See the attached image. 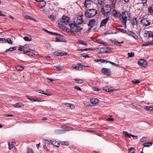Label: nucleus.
<instances>
[{"instance_id":"f257e3e1","label":"nucleus","mask_w":153,"mask_h":153,"mask_svg":"<svg viewBox=\"0 0 153 153\" xmlns=\"http://www.w3.org/2000/svg\"><path fill=\"white\" fill-rule=\"evenodd\" d=\"M74 24L71 23L69 24V26L71 29L73 30L74 31L76 32L80 31L82 29V28L77 25L81 24L84 22L82 18L78 17L76 21V22L74 21Z\"/></svg>"},{"instance_id":"f03ea898","label":"nucleus","mask_w":153,"mask_h":153,"mask_svg":"<svg viewBox=\"0 0 153 153\" xmlns=\"http://www.w3.org/2000/svg\"><path fill=\"white\" fill-rule=\"evenodd\" d=\"M97 10H86L85 15L86 17L88 18L92 17L97 13Z\"/></svg>"},{"instance_id":"7ed1b4c3","label":"nucleus","mask_w":153,"mask_h":153,"mask_svg":"<svg viewBox=\"0 0 153 153\" xmlns=\"http://www.w3.org/2000/svg\"><path fill=\"white\" fill-rule=\"evenodd\" d=\"M138 64L142 68L146 67L147 66V61L143 59H140L138 62Z\"/></svg>"},{"instance_id":"20e7f679","label":"nucleus","mask_w":153,"mask_h":153,"mask_svg":"<svg viewBox=\"0 0 153 153\" xmlns=\"http://www.w3.org/2000/svg\"><path fill=\"white\" fill-rule=\"evenodd\" d=\"M68 53L64 51H55L54 53V55L56 56H62L67 55Z\"/></svg>"},{"instance_id":"39448f33","label":"nucleus","mask_w":153,"mask_h":153,"mask_svg":"<svg viewBox=\"0 0 153 153\" xmlns=\"http://www.w3.org/2000/svg\"><path fill=\"white\" fill-rule=\"evenodd\" d=\"M101 72L102 74H103L104 75L107 76H109L111 75V70L109 69L106 68H103L101 71Z\"/></svg>"},{"instance_id":"423d86ee","label":"nucleus","mask_w":153,"mask_h":153,"mask_svg":"<svg viewBox=\"0 0 153 153\" xmlns=\"http://www.w3.org/2000/svg\"><path fill=\"white\" fill-rule=\"evenodd\" d=\"M112 14L113 17L115 18H119L121 15L120 12L118 10H113Z\"/></svg>"},{"instance_id":"0eeeda50","label":"nucleus","mask_w":153,"mask_h":153,"mask_svg":"<svg viewBox=\"0 0 153 153\" xmlns=\"http://www.w3.org/2000/svg\"><path fill=\"white\" fill-rule=\"evenodd\" d=\"M69 18L68 17L63 16L62 17V19L60 22H62V23L64 24V25H67V23L69 22Z\"/></svg>"},{"instance_id":"6e6552de","label":"nucleus","mask_w":153,"mask_h":153,"mask_svg":"<svg viewBox=\"0 0 153 153\" xmlns=\"http://www.w3.org/2000/svg\"><path fill=\"white\" fill-rule=\"evenodd\" d=\"M141 23L143 26H147L150 24V22L147 20V19H143L141 21Z\"/></svg>"},{"instance_id":"1a4fd4ad","label":"nucleus","mask_w":153,"mask_h":153,"mask_svg":"<svg viewBox=\"0 0 153 153\" xmlns=\"http://www.w3.org/2000/svg\"><path fill=\"white\" fill-rule=\"evenodd\" d=\"M62 37H56L55 39L56 40L55 42H64L65 43H66L67 41L65 39L63 38Z\"/></svg>"},{"instance_id":"9d476101","label":"nucleus","mask_w":153,"mask_h":153,"mask_svg":"<svg viewBox=\"0 0 153 153\" xmlns=\"http://www.w3.org/2000/svg\"><path fill=\"white\" fill-rule=\"evenodd\" d=\"M92 3L91 0H85L84 3V6L87 8H89L90 7Z\"/></svg>"},{"instance_id":"9b49d317","label":"nucleus","mask_w":153,"mask_h":153,"mask_svg":"<svg viewBox=\"0 0 153 153\" xmlns=\"http://www.w3.org/2000/svg\"><path fill=\"white\" fill-rule=\"evenodd\" d=\"M109 19V18L108 17H107L105 19H104L102 20L101 22L100 25V27H101L102 26L105 25L106 23L108 22Z\"/></svg>"},{"instance_id":"f8f14e48","label":"nucleus","mask_w":153,"mask_h":153,"mask_svg":"<svg viewBox=\"0 0 153 153\" xmlns=\"http://www.w3.org/2000/svg\"><path fill=\"white\" fill-rule=\"evenodd\" d=\"M137 4V6L139 7L137 8V10H140L141 9L144 8L143 7L146 5V3L141 2V1H140V2H138Z\"/></svg>"},{"instance_id":"ddd939ff","label":"nucleus","mask_w":153,"mask_h":153,"mask_svg":"<svg viewBox=\"0 0 153 153\" xmlns=\"http://www.w3.org/2000/svg\"><path fill=\"white\" fill-rule=\"evenodd\" d=\"M131 24L133 25H137L138 22L137 20V18L136 17L134 18L131 19Z\"/></svg>"},{"instance_id":"4468645a","label":"nucleus","mask_w":153,"mask_h":153,"mask_svg":"<svg viewBox=\"0 0 153 153\" xmlns=\"http://www.w3.org/2000/svg\"><path fill=\"white\" fill-rule=\"evenodd\" d=\"M99 100L95 98L90 99V102L93 105H95L99 102Z\"/></svg>"},{"instance_id":"2eb2a0df","label":"nucleus","mask_w":153,"mask_h":153,"mask_svg":"<svg viewBox=\"0 0 153 153\" xmlns=\"http://www.w3.org/2000/svg\"><path fill=\"white\" fill-rule=\"evenodd\" d=\"M122 16L120 18V20L122 23L124 25H126L127 19V16L126 15L123 16Z\"/></svg>"},{"instance_id":"dca6fc26","label":"nucleus","mask_w":153,"mask_h":153,"mask_svg":"<svg viewBox=\"0 0 153 153\" xmlns=\"http://www.w3.org/2000/svg\"><path fill=\"white\" fill-rule=\"evenodd\" d=\"M90 56L86 53H84L82 54H80L79 58L81 59H84L86 58H89Z\"/></svg>"},{"instance_id":"f3484780","label":"nucleus","mask_w":153,"mask_h":153,"mask_svg":"<svg viewBox=\"0 0 153 153\" xmlns=\"http://www.w3.org/2000/svg\"><path fill=\"white\" fill-rule=\"evenodd\" d=\"M126 33L128 34L129 35L133 37L135 39H136L137 38V37L135 33H133L132 31H128V32H127Z\"/></svg>"},{"instance_id":"a211bd4d","label":"nucleus","mask_w":153,"mask_h":153,"mask_svg":"<svg viewBox=\"0 0 153 153\" xmlns=\"http://www.w3.org/2000/svg\"><path fill=\"white\" fill-rule=\"evenodd\" d=\"M131 14L129 12H128L126 10L124 12H123L122 13V15L123 16H127V17L129 18V20H130L131 18Z\"/></svg>"},{"instance_id":"6ab92c4d","label":"nucleus","mask_w":153,"mask_h":153,"mask_svg":"<svg viewBox=\"0 0 153 153\" xmlns=\"http://www.w3.org/2000/svg\"><path fill=\"white\" fill-rule=\"evenodd\" d=\"M145 36L148 37H152L153 39V32L147 31V33H144Z\"/></svg>"},{"instance_id":"aec40b11","label":"nucleus","mask_w":153,"mask_h":153,"mask_svg":"<svg viewBox=\"0 0 153 153\" xmlns=\"http://www.w3.org/2000/svg\"><path fill=\"white\" fill-rule=\"evenodd\" d=\"M45 47L49 51H52L53 50V48L52 47V46L50 43H46L45 44Z\"/></svg>"},{"instance_id":"412c9836","label":"nucleus","mask_w":153,"mask_h":153,"mask_svg":"<svg viewBox=\"0 0 153 153\" xmlns=\"http://www.w3.org/2000/svg\"><path fill=\"white\" fill-rule=\"evenodd\" d=\"M13 106L16 108L21 107L24 106V104L21 102H19L14 104Z\"/></svg>"},{"instance_id":"4be33fe9","label":"nucleus","mask_w":153,"mask_h":153,"mask_svg":"<svg viewBox=\"0 0 153 153\" xmlns=\"http://www.w3.org/2000/svg\"><path fill=\"white\" fill-rule=\"evenodd\" d=\"M25 19H29L31 20H32L34 22H36V19L35 18H34L33 17H32L31 16H28L27 15H25Z\"/></svg>"},{"instance_id":"5701e85b","label":"nucleus","mask_w":153,"mask_h":153,"mask_svg":"<svg viewBox=\"0 0 153 153\" xmlns=\"http://www.w3.org/2000/svg\"><path fill=\"white\" fill-rule=\"evenodd\" d=\"M144 108L147 111H153V106H144Z\"/></svg>"},{"instance_id":"b1692460","label":"nucleus","mask_w":153,"mask_h":153,"mask_svg":"<svg viewBox=\"0 0 153 153\" xmlns=\"http://www.w3.org/2000/svg\"><path fill=\"white\" fill-rule=\"evenodd\" d=\"M36 91L38 93H39L41 94H45V95H47L48 96H51V94L44 93V91H43V90H41V89L38 90H36Z\"/></svg>"},{"instance_id":"393cba45","label":"nucleus","mask_w":153,"mask_h":153,"mask_svg":"<svg viewBox=\"0 0 153 153\" xmlns=\"http://www.w3.org/2000/svg\"><path fill=\"white\" fill-rule=\"evenodd\" d=\"M95 19H92L90 20L89 21L88 25V26H91L93 25V24L95 22Z\"/></svg>"},{"instance_id":"a878e982","label":"nucleus","mask_w":153,"mask_h":153,"mask_svg":"<svg viewBox=\"0 0 153 153\" xmlns=\"http://www.w3.org/2000/svg\"><path fill=\"white\" fill-rule=\"evenodd\" d=\"M105 7L107 8V9L106 10H109V9H110V10H111V9L115 8V5L114 4H113L112 7H111L110 5L107 4L105 5Z\"/></svg>"},{"instance_id":"bb28decb","label":"nucleus","mask_w":153,"mask_h":153,"mask_svg":"<svg viewBox=\"0 0 153 153\" xmlns=\"http://www.w3.org/2000/svg\"><path fill=\"white\" fill-rule=\"evenodd\" d=\"M74 81L77 83L80 84L83 82V80L82 79H74Z\"/></svg>"},{"instance_id":"cd10ccee","label":"nucleus","mask_w":153,"mask_h":153,"mask_svg":"<svg viewBox=\"0 0 153 153\" xmlns=\"http://www.w3.org/2000/svg\"><path fill=\"white\" fill-rule=\"evenodd\" d=\"M51 144H52L51 145H53V146L57 147H59L60 145V144L59 143L55 141H53L51 142Z\"/></svg>"},{"instance_id":"c85d7f7f","label":"nucleus","mask_w":153,"mask_h":153,"mask_svg":"<svg viewBox=\"0 0 153 153\" xmlns=\"http://www.w3.org/2000/svg\"><path fill=\"white\" fill-rule=\"evenodd\" d=\"M152 142H147L143 143V145L145 147H149L152 145Z\"/></svg>"},{"instance_id":"c756f323","label":"nucleus","mask_w":153,"mask_h":153,"mask_svg":"<svg viewBox=\"0 0 153 153\" xmlns=\"http://www.w3.org/2000/svg\"><path fill=\"white\" fill-rule=\"evenodd\" d=\"M17 49L16 47H10L9 49L6 50L5 51V52H7L8 51H12L16 50Z\"/></svg>"},{"instance_id":"7c9ffc66","label":"nucleus","mask_w":153,"mask_h":153,"mask_svg":"<svg viewBox=\"0 0 153 153\" xmlns=\"http://www.w3.org/2000/svg\"><path fill=\"white\" fill-rule=\"evenodd\" d=\"M78 42L79 43L82 45H87V44L85 41H83L81 39H78Z\"/></svg>"},{"instance_id":"2f4dec72","label":"nucleus","mask_w":153,"mask_h":153,"mask_svg":"<svg viewBox=\"0 0 153 153\" xmlns=\"http://www.w3.org/2000/svg\"><path fill=\"white\" fill-rule=\"evenodd\" d=\"M65 104L67 106L69 107L72 109L74 108V105L72 104L65 103Z\"/></svg>"},{"instance_id":"473e14b6","label":"nucleus","mask_w":153,"mask_h":153,"mask_svg":"<svg viewBox=\"0 0 153 153\" xmlns=\"http://www.w3.org/2000/svg\"><path fill=\"white\" fill-rule=\"evenodd\" d=\"M123 133L125 134V137H126L127 136L129 138H130L131 136H132V134H129L127 132L123 131Z\"/></svg>"},{"instance_id":"72a5a7b5","label":"nucleus","mask_w":153,"mask_h":153,"mask_svg":"<svg viewBox=\"0 0 153 153\" xmlns=\"http://www.w3.org/2000/svg\"><path fill=\"white\" fill-rule=\"evenodd\" d=\"M58 26L60 29L62 30H64L65 28H66V27L63 25L62 24L60 23L58 24Z\"/></svg>"},{"instance_id":"f704fd0d","label":"nucleus","mask_w":153,"mask_h":153,"mask_svg":"<svg viewBox=\"0 0 153 153\" xmlns=\"http://www.w3.org/2000/svg\"><path fill=\"white\" fill-rule=\"evenodd\" d=\"M92 40L94 42L100 44V41L101 40L99 39L92 38Z\"/></svg>"},{"instance_id":"c9c22d12","label":"nucleus","mask_w":153,"mask_h":153,"mask_svg":"<svg viewBox=\"0 0 153 153\" xmlns=\"http://www.w3.org/2000/svg\"><path fill=\"white\" fill-rule=\"evenodd\" d=\"M100 49H102L103 50H105V49H107V50H109V51H111L113 49V48H112L110 47H102L100 48Z\"/></svg>"},{"instance_id":"e433bc0d","label":"nucleus","mask_w":153,"mask_h":153,"mask_svg":"<svg viewBox=\"0 0 153 153\" xmlns=\"http://www.w3.org/2000/svg\"><path fill=\"white\" fill-rule=\"evenodd\" d=\"M16 68L18 71H21L23 70L24 67L20 66H17L16 67Z\"/></svg>"},{"instance_id":"4c0bfd02","label":"nucleus","mask_w":153,"mask_h":153,"mask_svg":"<svg viewBox=\"0 0 153 153\" xmlns=\"http://www.w3.org/2000/svg\"><path fill=\"white\" fill-rule=\"evenodd\" d=\"M48 18L49 19H51V21H53L55 19V17L53 15H51L49 16H48Z\"/></svg>"},{"instance_id":"58836bf2","label":"nucleus","mask_w":153,"mask_h":153,"mask_svg":"<svg viewBox=\"0 0 153 153\" xmlns=\"http://www.w3.org/2000/svg\"><path fill=\"white\" fill-rule=\"evenodd\" d=\"M116 29L120 31L122 33H127V31L121 28H117Z\"/></svg>"},{"instance_id":"ea45409f","label":"nucleus","mask_w":153,"mask_h":153,"mask_svg":"<svg viewBox=\"0 0 153 153\" xmlns=\"http://www.w3.org/2000/svg\"><path fill=\"white\" fill-rule=\"evenodd\" d=\"M73 68L78 71L82 70L83 69V68L81 67L78 66H75L74 67H73Z\"/></svg>"},{"instance_id":"a19ab883","label":"nucleus","mask_w":153,"mask_h":153,"mask_svg":"<svg viewBox=\"0 0 153 153\" xmlns=\"http://www.w3.org/2000/svg\"><path fill=\"white\" fill-rule=\"evenodd\" d=\"M24 39L25 41H30L31 40L32 38H29L28 36H25L24 37Z\"/></svg>"},{"instance_id":"79ce46f5","label":"nucleus","mask_w":153,"mask_h":153,"mask_svg":"<svg viewBox=\"0 0 153 153\" xmlns=\"http://www.w3.org/2000/svg\"><path fill=\"white\" fill-rule=\"evenodd\" d=\"M128 150V153H135L134 149L132 147L129 148Z\"/></svg>"},{"instance_id":"37998d69","label":"nucleus","mask_w":153,"mask_h":153,"mask_svg":"<svg viewBox=\"0 0 153 153\" xmlns=\"http://www.w3.org/2000/svg\"><path fill=\"white\" fill-rule=\"evenodd\" d=\"M35 1L38 2H42L43 3V5L42 6H42H45L46 4V3L45 1H44V0H35Z\"/></svg>"},{"instance_id":"c03bdc74","label":"nucleus","mask_w":153,"mask_h":153,"mask_svg":"<svg viewBox=\"0 0 153 153\" xmlns=\"http://www.w3.org/2000/svg\"><path fill=\"white\" fill-rule=\"evenodd\" d=\"M128 57H133L134 56V53H128Z\"/></svg>"},{"instance_id":"a18cd8bd","label":"nucleus","mask_w":153,"mask_h":153,"mask_svg":"<svg viewBox=\"0 0 153 153\" xmlns=\"http://www.w3.org/2000/svg\"><path fill=\"white\" fill-rule=\"evenodd\" d=\"M132 82L133 84H136L140 82V81L139 80L134 79L132 80Z\"/></svg>"},{"instance_id":"49530a36","label":"nucleus","mask_w":153,"mask_h":153,"mask_svg":"<svg viewBox=\"0 0 153 153\" xmlns=\"http://www.w3.org/2000/svg\"><path fill=\"white\" fill-rule=\"evenodd\" d=\"M109 51H108L107 50L106 51H101V50L100 51V52L97 53V55H98L99 56L100 53H108Z\"/></svg>"},{"instance_id":"de8ad7c7","label":"nucleus","mask_w":153,"mask_h":153,"mask_svg":"<svg viewBox=\"0 0 153 153\" xmlns=\"http://www.w3.org/2000/svg\"><path fill=\"white\" fill-rule=\"evenodd\" d=\"M7 42L9 44H12L13 43L12 40L10 38H8L7 39H6V42Z\"/></svg>"},{"instance_id":"09e8293b","label":"nucleus","mask_w":153,"mask_h":153,"mask_svg":"<svg viewBox=\"0 0 153 153\" xmlns=\"http://www.w3.org/2000/svg\"><path fill=\"white\" fill-rule=\"evenodd\" d=\"M6 42V39L3 38H0V42L4 43Z\"/></svg>"},{"instance_id":"8fccbe9b","label":"nucleus","mask_w":153,"mask_h":153,"mask_svg":"<svg viewBox=\"0 0 153 153\" xmlns=\"http://www.w3.org/2000/svg\"><path fill=\"white\" fill-rule=\"evenodd\" d=\"M105 0H97L98 3L100 5L102 4Z\"/></svg>"},{"instance_id":"3c124183","label":"nucleus","mask_w":153,"mask_h":153,"mask_svg":"<svg viewBox=\"0 0 153 153\" xmlns=\"http://www.w3.org/2000/svg\"><path fill=\"white\" fill-rule=\"evenodd\" d=\"M107 43L106 42H105L104 41H100V44H102L103 45H105V46H108L107 45Z\"/></svg>"},{"instance_id":"603ef678","label":"nucleus","mask_w":153,"mask_h":153,"mask_svg":"<svg viewBox=\"0 0 153 153\" xmlns=\"http://www.w3.org/2000/svg\"><path fill=\"white\" fill-rule=\"evenodd\" d=\"M27 153H34L33 149H32L28 148L27 149Z\"/></svg>"},{"instance_id":"864d4df0","label":"nucleus","mask_w":153,"mask_h":153,"mask_svg":"<svg viewBox=\"0 0 153 153\" xmlns=\"http://www.w3.org/2000/svg\"><path fill=\"white\" fill-rule=\"evenodd\" d=\"M74 88L77 91H82L80 87L77 86H75L74 87Z\"/></svg>"},{"instance_id":"5fc2aeb1","label":"nucleus","mask_w":153,"mask_h":153,"mask_svg":"<svg viewBox=\"0 0 153 153\" xmlns=\"http://www.w3.org/2000/svg\"><path fill=\"white\" fill-rule=\"evenodd\" d=\"M77 65H80L82 66L85 67H89V65H84L82 63H78Z\"/></svg>"},{"instance_id":"6e6d98bb","label":"nucleus","mask_w":153,"mask_h":153,"mask_svg":"<svg viewBox=\"0 0 153 153\" xmlns=\"http://www.w3.org/2000/svg\"><path fill=\"white\" fill-rule=\"evenodd\" d=\"M117 46H119V47H121V43H124V42L123 41H122L121 42H120L119 41H117Z\"/></svg>"},{"instance_id":"4d7b16f0","label":"nucleus","mask_w":153,"mask_h":153,"mask_svg":"<svg viewBox=\"0 0 153 153\" xmlns=\"http://www.w3.org/2000/svg\"><path fill=\"white\" fill-rule=\"evenodd\" d=\"M23 54H26L27 55L29 56H30V53L29 51H25L23 53Z\"/></svg>"},{"instance_id":"13d9d810","label":"nucleus","mask_w":153,"mask_h":153,"mask_svg":"<svg viewBox=\"0 0 153 153\" xmlns=\"http://www.w3.org/2000/svg\"><path fill=\"white\" fill-rule=\"evenodd\" d=\"M61 143L62 145H65L66 146H68V144L67 142L62 141Z\"/></svg>"},{"instance_id":"bf43d9fd","label":"nucleus","mask_w":153,"mask_h":153,"mask_svg":"<svg viewBox=\"0 0 153 153\" xmlns=\"http://www.w3.org/2000/svg\"><path fill=\"white\" fill-rule=\"evenodd\" d=\"M43 147L44 149L47 151L49 152V150L47 148V147H46V146L45 145H44L43 146Z\"/></svg>"},{"instance_id":"052dcab7","label":"nucleus","mask_w":153,"mask_h":153,"mask_svg":"<svg viewBox=\"0 0 153 153\" xmlns=\"http://www.w3.org/2000/svg\"><path fill=\"white\" fill-rule=\"evenodd\" d=\"M77 51H87V48H85L84 49H78Z\"/></svg>"},{"instance_id":"680f3d73","label":"nucleus","mask_w":153,"mask_h":153,"mask_svg":"<svg viewBox=\"0 0 153 153\" xmlns=\"http://www.w3.org/2000/svg\"><path fill=\"white\" fill-rule=\"evenodd\" d=\"M110 40L111 41L112 43H114V44H115L117 45V42L118 41L117 40H112V39H110Z\"/></svg>"},{"instance_id":"e2e57ef3","label":"nucleus","mask_w":153,"mask_h":153,"mask_svg":"<svg viewBox=\"0 0 153 153\" xmlns=\"http://www.w3.org/2000/svg\"><path fill=\"white\" fill-rule=\"evenodd\" d=\"M43 30L44 31H45L46 32H47V33H49L50 34H51V33H52V32L49 31L48 30H47V29H46L43 28Z\"/></svg>"},{"instance_id":"0e129e2a","label":"nucleus","mask_w":153,"mask_h":153,"mask_svg":"<svg viewBox=\"0 0 153 153\" xmlns=\"http://www.w3.org/2000/svg\"><path fill=\"white\" fill-rule=\"evenodd\" d=\"M74 31L73 30H71L69 33L71 34H73L74 36H75L76 35V34L74 32Z\"/></svg>"},{"instance_id":"69168bd1","label":"nucleus","mask_w":153,"mask_h":153,"mask_svg":"<svg viewBox=\"0 0 153 153\" xmlns=\"http://www.w3.org/2000/svg\"><path fill=\"white\" fill-rule=\"evenodd\" d=\"M102 88L103 90L107 92H108V90H109V88H108V87H103Z\"/></svg>"},{"instance_id":"338daca9","label":"nucleus","mask_w":153,"mask_h":153,"mask_svg":"<svg viewBox=\"0 0 153 153\" xmlns=\"http://www.w3.org/2000/svg\"><path fill=\"white\" fill-rule=\"evenodd\" d=\"M150 45H152L151 42H150L149 43L143 44H142V46H148Z\"/></svg>"},{"instance_id":"774afa93","label":"nucleus","mask_w":153,"mask_h":153,"mask_svg":"<svg viewBox=\"0 0 153 153\" xmlns=\"http://www.w3.org/2000/svg\"><path fill=\"white\" fill-rule=\"evenodd\" d=\"M114 120V119L112 118H109L107 119V120L108 121L112 122Z\"/></svg>"}]
</instances>
